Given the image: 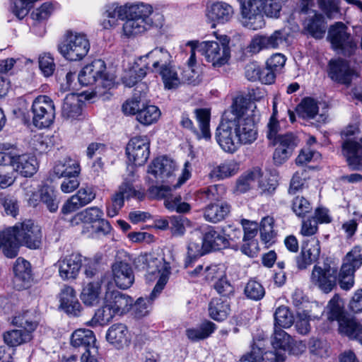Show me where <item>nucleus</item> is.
<instances>
[{
	"mask_svg": "<svg viewBox=\"0 0 362 362\" xmlns=\"http://www.w3.org/2000/svg\"><path fill=\"white\" fill-rule=\"evenodd\" d=\"M83 100L75 93L68 94L62 106V115L66 119H76L82 113Z\"/></svg>",
	"mask_w": 362,
	"mask_h": 362,
	"instance_id": "obj_33",
	"label": "nucleus"
},
{
	"mask_svg": "<svg viewBox=\"0 0 362 362\" xmlns=\"http://www.w3.org/2000/svg\"><path fill=\"white\" fill-rule=\"evenodd\" d=\"M126 153L129 162L134 165H142L150 155V141L147 136H135L128 143Z\"/></svg>",
	"mask_w": 362,
	"mask_h": 362,
	"instance_id": "obj_11",
	"label": "nucleus"
},
{
	"mask_svg": "<svg viewBox=\"0 0 362 362\" xmlns=\"http://www.w3.org/2000/svg\"><path fill=\"white\" fill-rule=\"evenodd\" d=\"M209 252L202 243L190 241L187 246V257L185 259L184 267H188L195 263L198 258Z\"/></svg>",
	"mask_w": 362,
	"mask_h": 362,
	"instance_id": "obj_50",
	"label": "nucleus"
},
{
	"mask_svg": "<svg viewBox=\"0 0 362 362\" xmlns=\"http://www.w3.org/2000/svg\"><path fill=\"white\" fill-rule=\"evenodd\" d=\"M60 54L69 61H78L86 57L90 43L84 34L67 31L64 40L59 45Z\"/></svg>",
	"mask_w": 362,
	"mask_h": 362,
	"instance_id": "obj_4",
	"label": "nucleus"
},
{
	"mask_svg": "<svg viewBox=\"0 0 362 362\" xmlns=\"http://www.w3.org/2000/svg\"><path fill=\"white\" fill-rule=\"evenodd\" d=\"M14 226L0 231V249L5 256L14 258L18 255L19 245Z\"/></svg>",
	"mask_w": 362,
	"mask_h": 362,
	"instance_id": "obj_28",
	"label": "nucleus"
},
{
	"mask_svg": "<svg viewBox=\"0 0 362 362\" xmlns=\"http://www.w3.org/2000/svg\"><path fill=\"white\" fill-rule=\"evenodd\" d=\"M41 202L45 204L50 212H56L59 207V202L54 191L50 188H45L42 191Z\"/></svg>",
	"mask_w": 362,
	"mask_h": 362,
	"instance_id": "obj_64",
	"label": "nucleus"
},
{
	"mask_svg": "<svg viewBox=\"0 0 362 362\" xmlns=\"http://www.w3.org/2000/svg\"><path fill=\"white\" fill-rule=\"evenodd\" d=\"M204 245L206 250H219L229 247V239L225 234L218 231L214 227L209 226L203 235Z\"/></svg>",
	"mask_w": 362,
	"mask_h": 362,
	"instance_id": "obj_30",
	"label": "nucleus"
},
{
	"mask_svg": "<svg viewBox=\"0 0 362 362\" xmlns=\"http://www.w3.org/2000/svg\"><path fill=\"white\" fill-rule=\"evenodd\" d=\"M226 193V189L223 185H214L200 189L199 191V197L204 202L209 201L219 203L222 202Z\"/></svg>",
	"mask_w": 362,
	"mask_h": 362,
	"instance_id": "obj_44",
	"label": "nucleus"
},
{
	"mask_svg": "<svg viewBox=\"0 0 362 362\" xmlns=\"http://www.w3.org/2000/svg\"><path fill=\"white\" fill-rule=\"evenodd\" d=\"M144 58L148 59L149 62L151 63V66H149V63L145 66L146 69L152 72H158L160 69H163V66L170 63L171 56L165 49L156 47L146 55L141 57L140 60Z\"/></svg>",
	"mask_w": 362,
	"mask_h": 362,
	"instance_id": "obj_32",
	"label": "nucleus"
},
{
	"mask_svg": "<svg viewBox=\"0 0 362 362\" xmlns=\"http://www.w3.org/2000/svg\"><path fill=\"white\" fill-rule=\"evenodd\" d=\"M32 334L22 329H13L4 334V340L9 346H17L30 341Z\"/></svg>",
	"mask_w": 362,
	"mask_h": 362,
	"instance_id": "obj_48",
	"label": "nucleus"
},
{
	"mask_svg": "<svg viewBox=\"0 0 362 362\" xmlns=\"http://www.w3.org/2000/svg\"><path fill=\"white\" fill-rule=\"evenodd\" d=\"M106 66L102 59H95L85 66L78 76L83 86L96 84V88L110 89L114 86V78L105 73Z\"/></svg>",
	"mask_w": 362,
	"mask_h": 362,
	"instance_id": "obj_3",
	"label": "nucleus"
},
{
	"mask_svg": "<svg viewBox=\"0 0 362 362\" xmlns=\"http://www.w3.org/2000/svg\"><path fill=\"white\" fill-rule=\"evenodd\" d=\"M288 35L283 30H275L270 35H257L252 38L248 52L257 54L264 49H276L283 45L287 40Z\"/></svg>",
	"mask_w": 362,
	"mask_h": 362,
	"instance_id": "obj_12",
	"label": "nucleus"
},
{
	"mask_svg": "<svg viewBox=\"0 0 362 362\" xmlns=\"http://www.w3.org/2000/svg\"><path fill=\"white\" fill-rule=\"evenodd\" d=\"M257 181L259 186L269 192L274 190L276 184V182L268 183L266 185L262 180V173L258 168H254L252 171L246 175L241 176L237 181V187L241 192H245L250 189L251 182Z\"/></svg>",
	"mask_w": 362,
	"mask_h": 362,
	"instance_id": "obj_31",
	"label": "nucleus"
},
{
	"mask_svg": "<svg viewBox=\"0 0 362 362\" xmlns=\"http://www.w3.org/2000/svg\"><path fill=\"white\" fill-rule=\"evenodd\" d=\"M59 274L64 280L74 279L78 276L82 265L81 256L78 254H71L57 262Z\"/></svg>",
	"mask_w": 362,
	"mask_h": 362,
	"instance_id": "obj_20",
	"label": "nucleus"
},
{
	"mask_svg": "<svg viewBox=\"0 0 362 362\" xmlns=\"http://www.w3.org/2000/svg\"><path fill=\"white\" fill-rule=\"evenodd\" d=\"M274 218L271 216L264 217L260 222V238L264 243H271L274 241L276 233L274 230Z\"/></svg>",
	"mask_w": 362,
	"mask_h": 362,
	"instance_id": "obj_56",
	"label": "nucleus"
},
{
	"mask_svg": "<svg viewBox=\"0 0 362 362\" xmlns=\"http://www.w3.org/2000/svg\"><path fill=\"white\" fill-rule=\"evenodd\" d=\"M240 362H284L283 355L272 351L265 352L259 348H252V351L242 356Z\"/></svg>",
	"mask_w": 362,
	"mask_h": 362,
	"instance_id": "obj_37",
	"label": "nucleus"
},
{
	"mask_svg": "<svg viewBox=\"0 0 362 362\" xmlns=\"http://www.w3.org/2000/svg\"><path fill=\"white\" fill-rule=\"evenodd\" d=\"M311 281L322 291L329 293L336 285L337 270L329 266L322 269L315 265L312 272Z\"/></svg>",
	"mask_w": 362,
	"mask_h": 362,
	"instance_id": "obj_17",
	"label": "nucleus"
},
{
	"mask_svg": "<svg viewBox=\"0 0 362 362\" xmlns=\"http://www.w3.org/2000/svg\"><path fill=\"white\" fill-rule=\"evenodd\" d=\"M161 76L165 88L168 89L175 88L180 83V78L175 67L170 63L158 71Z\"/></svg>",
	"mask_w": 362,
	"mask_h": 362,
	"instance_id": "obj_52",
	"label": "nucleus"
},
{
	"mask_svg": "<svg viewBox=\"0 0 362 362\" xmlns=\"http://www.w3.org/2000/svg\"><path fill=\"white\" fill-rule=\"evenodd\" d=\"M315 1L317 2L319 8L325 13L327 18H332L333 14L339 11L338 4L336 0H302L300 11L308 13L314 6Z\"/></svg>",
	"mask_w": 362,
	"mask_h": 362,
	"instance_id": "obj_38",
	"label": "nucleus"
},
{
	"mask_svg": "<svg viewBox=\"0 0 362 362\" xmlns=\"http://www.w3.org/2000/svg\"><path fill=\"white\" fill-rule=\"evenodd\" d=\"M233 7L224 1H215L206 6V15L214 23L223 24L233 17Z\"/></svg>",
	"mask_w": 362,
	"mask_h": 362,
	"instance_id": "obj_23",
	"label": "nucleus"
},
{
	"mask_svg": "<svg viewBox=\"0 0 362 362\" xmlns=\"http://www.w3.org/2000/svg\"><path fill=\"white\" fill-rule=\"evenodd\" d=\"M230 211L231 206L227 202L210 203L203 209V216L206 221L217 223L226 219Z\"/></svg>",
	"mask_w": 362,
	"mask_h": 362,
	"instance_id": "obj_29",
	"label": "nucleus"
},
{
	"mask_svg": "<svg viewBox=\"0 0 362 362\" xmlns=\"http://www.w3.org/2000/svg\"><path fill=\"white\" fill-rule=\"evenodd\" d=\"M216 328V325L214 322L206 321L197 328L187 329L186 335L189 340L197 341L209 337Z\"/></svg>",
	"mask_w": 362,
	"mask_h": 362,
	"instance_id": "obj_45",
	"label": "nucleus"
},
{
	"mask_svg": "<svg viewBox=\"0 0 362 362\" xmlns=\"http://www.w3.org/2000/svg\"><path fill=\"white\" fill-rule=\"evenodd\" d=\"M238 164L233 161H227L214 168L210 173L212 178L223 180L234 175L238 171Z\"/></svg>",
	"mask_w": 362,
	"mask_h": 362,
	"instance_id": "obj_49",
	"label": "nucleus"
},
{
	"mask_svg": "<svg viewBox=\"0 0 362 362\" xmlns=\"http://www.w3.org/2000/svg\"><path fill=\"white\" fill-rule=\"evenodd\" d=\"M18 245L30 249L39 248L42 240V231L39 226L31 220L17 223L14 226Z\"/></svg>",
	"mask_w": 362,
	"mask_h": 362,
	"instance_id": "obj_10",
	"label": "nucleus"
},
{
	"mask_svg": "<svg viewBox=\"0 0 362 362\" xmlns=\"http://www.w3.org/2000/svg\"><path fill=\"white\" fill-rule=\"evenodd\" d=\"M100 281L89 282L83 287L81 298L84 304L93 306L99 303L103 280L102 274H100Z\"/></svg>",
	"mask_w": 362,
	"mask_h": 362,
	"instance_id": "obj_36",
	"label": "nucleus"
},
{
	"mask_svg": "<svg viewBox=\"0 0 362 362\" xmlns=\"http://www.w3.org/2000/svg\"><path fill=\"white\" fill-rule=\"evenodd\" d=\"M247 102L243 97L236 98L230 109L225 111L221 124L216 129V139L226 152L233 153L241 145L253 143L257 138V129L254 120L246 117Z\"/></svg>",
	"mask_w": 362,
	"mask_h": 362,
	"instance_id": "obj_1",
	"label": "nucleus"
},
{
	"mask_svg": "<svg viewBox=\"0 0 362 362\" xmlns=\"http://www.w3.org/2000/svg\"><path fill=\"white\" fill-rule=\"evenodd\" d=\"M134 175H129V177L124 179V181L119 186L117 192L123 197L124 199H129L132 197H134L141 200L144 197V193L136 189L134 185Z\"/></svg>",
	"mask_w": 362,
	"mask_h": 362,
	"instance_id": "obj_47",
	"label": "nucleus"
},
{
	"mask_svg": "<svg viewBox=\"0 0 362 362\" xmlns=\"http://www.w3.org/2000/svg\"><path fill=\"white\" fill-rule=\"evenodd\" d=\"M95 192L92 187H81L78 192L69 198L62 207L63 214H69L74 212L95 199Z\"/></svg>",
	"mask_w": 362,
	"mask_h": 362,
	"instance_id": "obj_15",
	"label": "nucleus"
},
{
	"mask_svg": "<svg viewBox=\"0 0 362 362\" xmlns=\"http://www.w3.org/2000/svg\"><path fill=\"white\" fill-rule=\"evenodd\" d=\"M291 343V338L282 328L275 327L274 332L272 339V344L273 347L277 351L274 354H281L283 355L284 361L285 360L284 352L290 348Z\"/></svg>",
	"mask_w": 362,
	"mask_h": 362,
	"instance_id": "obj_46",
	"label": "nucleus"
},
{
	"mask_svg": "<svg viewBox=\"0 0 362 362\" xmlns=\"http://www.w3.org/2000/svg\"><path fill=\"white\" fill-rule=\"evenodd\" d=\"M139 262H142L144 264L143 269L146 272V279L151 281L158 276L159 279L149 298H139L132 305L133 314L136 318H141L149 313L153 300L163 289L170 273L169 264L164 263L160 268L161 261L157 258L151 257L148 259L142 257L139 259Z\"/></svg>",
	"mask_w": 362,
	"mask_h": 362,
	"instance_id": "obj_2",
	"label": "nucleus"
},
{
	"mask_svg": "<svg viewBox=\"0 0 362 362\" xmlns=\"http://www.w3.org/2000/svg\"><path fill=\"white\" fill-rule=\"evenodd\" d=\"M329 317L328 318L331 320H337L338 323L339 320L345 318L344 316V307L341 298L338 296L335 295L329 302Z\"/></svg>",
	"mask_w": 362,
	"mask_h": 362,
	"instance_id": "obj_60",
	"label": "nucleus"
},
{
	"mask_svg": "<svg viewBox=\"0 0 362 362\" xmlns=\"http://www.w3.org/2000/svg\"><path fill=\"white\" fill-rule=\"evenodd\" d=\"M60 308L68 315L76 317L81 313V305L76 298L74 289L64 286L59 294Z\"/></svg>",
	"mask_w": 362,
	"mask_h": 362,
	"instance_id": "obj_27",
	"label": "nucleus"
},
{
	"mask_svg": "<svg viewBox=\"0 0 362 362\" xmlns=\"http://www.w3.org/2000/svg\"><path fill=\"white\" fill-rule=\"evenodd\" d=\"M96 338L93 331L88 329L75 330L71 337V344L75 348L84 350L95 347Z\"/></svg>",
	"mask_w": 362,
	"mask_h": 362,
	"instance_id": "obj_34",
	"label": "nucleus"
},
{
	"mask_svg": "<svg viewBox=\"0 0 362 362\" xmlns=\"http://www.w3.org/2000/svg\"><path fill=\"white\" fill-rule=\"evenodd\" d=\"M54 9V5L49 2L44 3L40 7L35 9L31 13V18L34 21L33 28L37 24L46 21L52 15Z\"/></svg>",
	"mask_w": 362,
	"mask_h": 362,
	"instance_id": "obj_61",
	"label": "nucleus"
},
{
	"mask_svg": "<svg viewBox=\"0 0 362 362\" xmlns=\"http://www.w3.org/2000/svg\"><path fill=\"white\" fill-rule=\"evenodd\" d=\"M11 165L14 171L25 177H32L38 169L36 158L29 154L13 156Z\"/></svg>",
	"mask_w": 362,
	"mask_h": 362,
	"instance_id": "obj_22",
	"label": "nucleus"
},
{
	"mask_svg": "<svg viewBox=\"0 0 362 362\" xmlns=\"http://www.w3.org/2000/svg\"><path fill=\"white\" fill-rule=\"evenodd\" d=\"M318 110L317 102L310 98L303 99L296 107L298 116L303 119H313L317 115Z\"/></svg>",
	"mask_w": 362,
	"mask_h": 362,
	"instance_id": "obj_53",
	"label": "nucleus"
},
{
	"mask_svg": "<svg viewBox=\"0 0 362 362\" xmlns=\"http://www.w3.org/2000/svg\"><path fill=\"white\" fill-rule=\"evenodd\" d=\"M246 297L253 300H259L265 295V290L262 284L255 279H250L244 288Z\"/></svg>",
	"mask_w": 362,
	"mask_h": 362,
	"instance_id": "obj_59",
	"label": "nucleus"
},
{
	"mask_svg": "<svg viewBox=\"0 0 362 362\" xmlns=\"http://www.w3.org/2000/svg\"><path fill=\"white\" fill-rule=\"evenodd\" d=\"M13 324L24 329L25 332L32 334L37 327L38 322L34 311L26 310L13 318Z\"/></svg>",
	"mask_w": 362,
	"mask_h": 362,
	"instance_id": "obj_41",
	"label": "nucleus"
},
{
	"mask_svg": "<svg viewBox=\"0 0 362 362\" xmlns=\"http://www.w3.org/2000/svg\"><path fill=\"white\" fill-rule=\"evenodd\" d=\"M175 169V163L171 159L163 156L153 160L148 166V173L163 182H170L174 178Z\"/></svg>",
	"mask_w": 362,
	"mask_h": 362,
	"instance_id": "obj_18",
	"label": "nucleus"
},
{
	"mask_svg": "<svg viewBox=\"0 0 362 362\" xmlns=\"http://www.w3.org/2000/svg\"><path fill=\"white\" fill-rule=\"evenodd\" d=\"M298 138L293 133H287L279 135L274 140L270 141L272 146H277L281 148L289 150L293 153L294 148L298 145Z\"/></svg>",
	"mask_w": 362,
	"mask_h": 362,
	"instance_id": "obj_58",
	"label": "nucleus"
},
{
	"mask_svg": "<svg viewBox=\"0 0 362 362\" xmlns=\"http://www.w3.org/2000/svg\"><path fill=\"white\" fill-rule=\"evenodd\" d=\"M362 265V247L355 246L349 252L343 260L341 266L345 268L351 269L356 272Z\"/></svg>",
	"mask_w": 362,
	"mask_h": 362,
	"instance_id": "obj_54",
	"label": "nucleus"
},
{
	"mask_svg": "<svg viewBox=\"0 0 362 362\" xmlns=\"http://www.w3.org/2000/svg\"><path fill=\"white\" fill-rule=\"evenodd\" d=\"M230 311L228 302L226 299L213 298L209 305L210 317L216 321L224 320Z\"/></svg>",
	"mask_w": 362,
	"mask_h": 362,
	"instance_id": "obj_40",
	"label": "nucleus"
},
{
	"mask_svg": "<svg viewBox=\"0 0 362 362\" xmlns=\"http://www.w3.org/2000/svg\"><path fill=\"white\" fill-rule=\"evenodd\" d=\"M320 254V241L312 238L303 243L300 253L296 256V262L298 269H305L315 262Z\"/></svg>",
	"mask_w": 362,
	"mask_h": 362,
	"instance_id": "obj_16",
	"label": "nucleus"
},
{
	"mask_svg": "<svg viewBox=\"0 0 362 362\" xmlns=\"http://www.w3.org/2000/svg\"><path fill=\"white\" fill-rule=\"evenodd\" d=\"M151 25V22L128 16L123 25V32L126 36L132 37L144 33Z\"/></svg>",
	"mask_w": 362,
	"mask_h": 362,
	"instance_id": "obj_43",
	"label": "nucleus"
},
{
	"mask_svg": "<svg viewBox=\"0 0 362 362\" xmlns=\"http://www.w3.org/2000/svg\"><path fill=\"white\" fill-rule=\"evenodd\" d=\"M327 74L333 81L346 86L351 83L353 77L356 74L349 62L340 58L329 62Z\"/></svg>",
	"mask_w": 362,
	"mask_h": 362,
	"instance_id": "obj_14",
	"label": "nucleus"
},
{
	"mask_svg": "<svg viewBox=\"0 0 362 362\" xmlns=\"http://www.w3.org/2000/svg\"><path fill=\"white\" fill-rule=\"evenodd\" d=\"M265 0H243L241 13L243 24L245 27L257 30L262 28L264 25L263 17V4Z\"/></svg>",
	"mask_w": 362,
	"mask_h": 362,
	"instance_id": "obj_8",
	"label": "nucleus"
},
{
	"mask_svg": "<svg viewBox=\"0 0 362 362\" xmlns=\"http://www.w3.org/2000/svg\"><path fill=\"white\" fill-rule=\"evenodd\" d=\"M117 315L109 306L104 302V305L97 310L90 323L92 325H105L108 324Z\"/></svg>",
	"mask_w": 362,
	"mask_h": 362,
	"instance_id": "obj_57",
	"label": "nucleus"
},
{
	"mask_svg": "<svg viewBox=\"0 0 362 362\" xmlns=\"http://www.w3.org/2000/svg\"><path fill=\"white\" fill-rule=\"evenodd\" d=\"M342 153L351 169L362 170V145L359 142L351 139L345 141Z\"/></svg>",
	"mask_w": 362,
	"mask_h": 362,
	"instance_id": "obj_26",
	"label": "nucleus"
},
{
	"mask_svg": "<svg viewBox=\"0 0 362 362\" xmlns=\"http://www.w3.org/2000/svg\"><path fill=\"white\" fill-rule=\"evenodd\" d=\"M53 172L58 177L78 176L81 168L78 160L67 157L55 163Z\"/></svg>",
	"mask_w": 362,
	"mask_h": 362,
	"instance_id": "obj_35",
	"label": "nucleus"
},
{
	"mask_svg": "<svg viewBox=\"0 0 362 362\" xmlns=\"http://www.w3.org/2000/svg\"><path fill=\"white\" fill-rule=\"evenodd\" d=\"M113 279L117 287L129 288L134 282V274L132 266L125 262L117 261L112 265Z\"/></svg>",
	"mask_w": 362,
	"mask_h": 362,
	"instance_id": "obj_21",
	"label": "nucleus"
},
{
	"mask_svg": "<svg viewBox=\"0 0 362 362\" xmlns=\"http://www.w3.org/2000/svg\"><path fill=\"white\" fill-rule=\"evenodd\" d=\"M104 301L117 315H124L129 312L134 303L133 298L119 291H107Z\"/></svg>",
	"mask_w": 362,
	"mask_h": 362,
	"instance_id": "obj_19",
	"label": "nucleus"
},
{
	"mask_svg": "<svg viewBox=\"0 0 362 362\" xmlns=\"http://www.w3.org/2000/svg\"><path fill=\"white\" fill-rule=\"evenodd\" d=\"M274 316L275 327L288 328L293 324V315L286 306L279 307L276 310Z\"/></svg>",
	"mask_w": 362,
	"mask_h": 362,
	"instance_id": "obj_55",
	"label": "nucleus"
},
{
	"mask_svg": "<svg viewBox=\"0 0 362 362\" xmlns=\"http://www.w3.org/2000/svg\"><path fill=\"white\" fill-rule=\"evenodd\" d=\"M124 204V199L117 191L106 203V213L109 217L116 216Z\"/></svg>",
	"mask_w": 362,
	"mask_h": 362,
	"instance_id": "obj_62",
	"label": "nucleus"
},
{
	"mask_svg": "<svg viewBox=\"0 0 362 362\" xmlns=\"http://www.w3.org/2000/svg\"><path fill=\"white\" fill-rule=\"evenodd\" d=\"M30 112L35 127L38 129L47 128L55 119L56 110L54 101L47 95H38L32 103Z\"/></svg>",
	"mask_w": 362,
	"mask_h": 362,
	"instance_id": "obj_5",
	"label": "nucleus"
},
{
	"mask_svg": "<svg viewBox=\"0 0 362 362\" xmlns=\"http://www.w3.org/2000/svg\"><path fill=\"white\" fill-rule=\"evenodd\" d=\"M346 30L343 23H336L329 28L328 37L334 50L344 56H350L355 52L356 43Z\"/></svg>",
	"mask_w": 362,
	"mask_h": 362,
	"instance_id": "obj_7",
	"label": "nucleus"
},
{
	"mask_svg": "<svg viewBox=\"0 0 362 362\" xmlns=\"http://www.w3.org/2000/svg\"><path fill=\"white\" fill-rule=\"evenodd\" d=\"M104 16L107 18L124 20L128 17V4L119 6L117 4H112L106 6Z\"/></svg>",
	"mask_w": 362,
	"mask_h": 362,
	"instance_id": "obj_63",
	"label": "nucleus"
},
{
	"mask_svg": "<svg viewBox=\"0 0 362 362\" xmlns=\"http://www.w3.org/2000/svg\"><path fill=\"white\" fill-rule=\"evenodd\" d=\"M152 12L153 8L149 4L144 3L128 4V16L134 18L135 19L145 20L152 23L149 18Z\"/></svg>",
	"mask_w": 362,
	"mask_h": 362,
	"instance_id": "obj_51",
	"label": "nucleus"
},
{
	"mask_svg": "<svg viewBox=\"0 0 362 362\" xmlns=\"http://www.w3.org/2000/svg\"><path fill=\"white\" fill-rule=\"evenodd\" d=\"M306 13L308 17L303 22L304 30L316 39L322 38L327 29L324 16L311 8Z\"/></svg>",
	"mask_w": 362,
	"mask_h": 362,
	"instance_id": "obj_25",
	"label": "nucleus"
},
{
	"mask_svg": "<svg viewBox=\"0 0 362 362\" xmlns=\"http://www.w3.org/2000/svg\"><path fill=\"white\" fill-rule=\"evenodd\" d=\"M174 189L173 185H156L150 187L148 193L151 199H163L164 206L170 211H175L179 214L189 211L190 205L182 201L181 195L173 193Z\"/></svg>",
	"mask_w": 362,
	"mask_h": 362,
	"instance_id": "obj_6",
	"label": "nucleus"
},
{
	"mask_svg": "<svg viewBox=\"0 0 362 362\" xmlns=\"http://www.w3.org/2000/svg\"><path fill=\"white\" fill-rule=\"evenodd\" d=\"M194 114L199 123L200 131H198L193 127L192 121L187 114H182L180 120L181 125L185 128L192 130L198 139H209L211 138L209 129L210 111L205 108L196 109Z\"/></svg>",
	"mask_w": 362,
	"mask_h": 362,
	"instance_id": "obj_13",
	"label": "nucleus"
},
{
	"mask_svg": "<svg viewBox=\"0 0 362 362\" xmlns=\"http://www.w3.org/2000/svg\"><path fill=\"white\" fill-rule=\"evenodd\" d=\"M198 51L214 66L220 67L226 64L230 57V50L228 44L216 41L202 42L198 45Z\"/></svg>",
	"mask_w": 362,
	"mask_h": 362,
	"instance_id": "obj_9",
	"label": "nucleus"
},
{
	"mask_svg": "<svg viewBox=\"0 0 362 362\" xmlns=\"http://www.w3.org/2000/svg\"><path fill=\"white\" fill-rule=\"evenodd\" d=\"M160 116V111L157 106L142 103L141 110L138 112L136 120L147 126L157 122Z\"/></svg>",
	"mask_w": 362,
	"mask_h": 362,
	"instance_id": "obj_42",
	"label": "nucleus"
},
{
	"mask_svg": "<svg viewBox=\"0 0 362 362\" xmlns=\"http://www.w3.org/2000/svg\"><path fill=\"white\" fill-rule=\"evenodd\" d=\"M13 283L18 290L25 289L30 286L33 275L29 262L23 258H18L13 266Z\"/></svg>",
	"mask_w": 362,
	"mask_h": 362,
	"instance_id": "obj_24",
	"label": "nucleus"
},
{
	"mask_svg": "<svg viewBox=\"0 0 362 362\" xmlns=\"http://www.w3.org/2000/svg\"><path fill=\"white\" fill-rule=\"evenodd\" d=\"M128 329L125 325L122 323L112 325L106 334L107 340L119 347L127 344L129 341Z\"/></svg>",
	"mask_w": 362,
	"mask_h": 362,
	"instance_id": "obj_39",
	"label": "nucleus"
}]
</instances>
